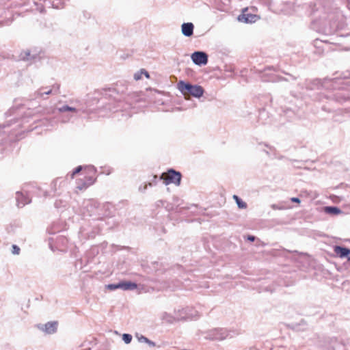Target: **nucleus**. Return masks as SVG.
I'll return each instance as SVG.
<instances>
[{"mask_svg": "<svg viewBox=\"0 0 350 350\" xmlns=\"http://www.w3.org/2000/svg\"><path fill=\"white\" fill-rule=\"evenodd\" d=\"M178 90L186 95H191L196 98H200L203 95L204 90L200 85H193L188 83H185L183 81H180L178 84Z\"/></svg>", "mask_w": 350, "mask_h": 350, "instance_id": "obj_1", "label": "nucleus"}, {"mask_svg": "<svg viewBox=\"0 0 350 350\" xmlns=\"http://www.w3.org/2000/svg\"><path fill=\"white\" fill-rule=\"evenodd\" d=\"M161 178L163 180L165 185L174 183L176 185H179L181 180V174L180 172H176L174 170H170L167 173H163Z\"/></svg>", "mask_w": 350, "mask_h": 350, "instance_id": "obj_2", "label": "nucleus"}, {"mask_svg": "<svg viewBox=\"0 0 350 350\" xmlns=\"http://www.w3.org/2000/svg\"><path fill=\"white\" fill-rule=\"evenodd\" d=\"M191 58L196 65H206L208 62V55L202 51H196L191 54Z\"/></svg>", "mask_w": 350, "mask_h": 350, "instance_id": "obj_3", "label": "nucleus"}, {"mask_svg": "<svg viewBox=\"0 0 350 350\" xmlns=\"http://www.w3.org/2000/svg\"><path fill=\"white\" fill-rule=\"evenodd\" d=\"M57 321H50L43 325H39L38 328L47 334H53L57 332Z\"/></svg>", "mask_w": 350, "mask_h": 350, "instance_id": "obj_4", "label": "nucleus"}, {"mask_svg": "<svg viewBox=\"0 0 350 350\" xmlns=\"http://www.w3.org/2000/svg\"><path fill=\"white\" fill-rule=\"evenodd\" d=\"M185 318H187L186 316H181V315L174 316V315H172L166 312H163L161 315V320L167 323H174L176 321H180Z\"/></svg>", "mask_w": 350, "mask_h": 350, "instance_id": "obj_5", "label": "nucleus"}, {"mask_svg": "<svg viewBox=\"0 0 350 350\" xmlns=\"http://www.w3.org/2000/svg\"><path fill=\"white\" fill-rule=\"evenodd\" d=\"M189 308H181L178 310H174V316L176 315H181V316H186L187 318L183 319V320L186 319H196L199 315L197 314V312H195V314L189 313Z\"/></svg>", "mask_w": 350, "mask_h": 350, "instance_id": "obj_6", "label": "nucleus"}, {"mask_svg": "<svg viewBox=\"0 0 350 350\" xmlns=\"http://www.w3.org/2000/svg\"><path fill=\"white\" fill-rule=\"evenodd\" d=\"M228 332L223 328H217L212 331V336L215 340H221L227 338Z\"/></svg>", "mask_w": 350, "mask_h": 350, "instance_id": "obj_7", "label": "nucleus"}, {"mask_svg": "<svg viewBox=\"0 0 350 350\" xmlns=\"http://www.w3.org/2000/svg\"><path fill=\"white\" fill-rule=\"evenodd\" d=\"M94 183L92 177H86L84 180H78L77 182V188L79 190L85 189Z\"/></svg>", "mask_w": 350, "mask_h": 350, "instance_id": "obj_8", "label": "nucleus"}, {"mask_svg": "<svg viewBox=\"0 0 350 350\" xmlns=\"http://www.w3.org/2000/svg\"><path fill=\"white\" fill-rule=\"evenodd\" d=\"M16 200L17 206L18 207H23L25 204L31 202V200L27 196L24 195L22 192L17 191L16 193Z\"/></svg>", "mask_w": 350, "mask_h": 350, "instance_id": "obj_9", "label": "nucleus"}, {"mask_svg": "<svg viewBox=\"0 0 350 350\" xmlns=\"http://www.w3.org/2000/svg\"><path fill=\"white\" fill-rule=\"evenodd\" d=\"M38 57V53H32L30 50H25L21 53L20 59L23 61H32L37 59Z\"/></svg>", "mask_w": 350, "mask_h": 350, "instance_id": "obj_10", "label": "nucleus"}, {"mask_svg": "<svg viewBox=\"0 0 350 350\" xmlns=\"http://www.w3.org/2000/svg\"><path fill=\"white\" fill-rule=\"evenodd\" d=\"M59 85H53L52 88H50L45 91H44L45 88H42L35 92V98H41L43 96L44 94L49 95L52 94L53 90H56L57 91L59 90Z\"/></svg>", "mask_w": 350, "mask_h": 350, "instance_id": "obj_11", "label": "nucleus"}, {"mask_svg": "<svg viewBox=\"0 0 350 350\" xmlns=\"http://www.w3.org/2000/svg\"><path fill=\"white\" fill-rule=\"evenodd\" d=\"M194 26L191 23H185L182 25V33L184 36L189 37L193 35Z\"/></svg>", "mask_w": 350, "mask_h": 350, "instance_id": "obj_12", "label": "nucleus"}, {"mask_svg": "<svg viewBox=\"0 0 350 350\" xmlns=\"http://www.w3.org/2000/svg\"><path fill=\"white\" fill-rule=\"evenodd\" d=\"M334 252L340 258H345L346 255L349 253V249L340 246H336L334 247Z\"/></svg>", "mask_w": 350, "mask_h": 350, "instance_id": "obj_13", "label": "nucleus"}, {"mask_svg": "<svg viewBox=\"0 0 350 350\" xmlns=\"http://www.w3.org/2000/svg\"><path fill=\"white\" fill-rule=\"evenodd\" d=\"M137 288V284L131 282H120V288L126 290H134Z\"/></svg>", "mask_w": 350, "mask_h": 350, "instance_id": "obj_14", "label": "nucleus"}, {"mask_svg": "<svg viewBox=\"0 0 350 350\" xmlns=\"http://www.w3.org/2000/svg\"><path fill=\"white\" fill-rule=\"evenodd\" d=\"M143 75H144L147 79H148L150 77L148 72L145 69H141L139 71H138L134 74L135 80H136V81L140 80L142 79V77Z\"/></svg>", "mask_w": 350, "mask_h": 350, "instance_id": "obj_15", "label": "nucleus"}, {"mask_svg": "<svg viewBox=\"0 0 350 350\" xmlns=\"http://www.w3.org/2000/svg\"><path fill=\"white\" fill-rule=\"evenodd\" d=\"M325 212L332 215H338L341 213L340 209L335 206H325Z\"/></svg>", "mask_w": 350, "mask_h": 350, "instance_id": "obj_16", "label": "nucleus"}, {"mask_svg": "<svg viewBox=\"0 0 350 350\" xmlns=\"http://www.w3.org/2000/svg\"><path fill=\"white\" fill-rule=\"evenodd\" d=\"M58 111L62 113L66 112V111H72V112L77 113L79 111V110L77 108L71 107L68 105H64V106L58 108Z\"/></svg>", "mask_w": 350, "mask_h": 350, "instance_id": "obj_17", "label": "nucleus"}, {"mask_svg": "<svg viewBox=\"0 0 350 350\" xmlns=\"http://www.w3.org/2000/svg\"><path fill=\"white\" fill-rule=\"evenodd\" d=\"M233 198L236 201V203L239 208H247V204L243 202L240 198H239L237 196L234 195Z\"/></svg>", "mask_w": 350, "mask_h": 350, "instance_id": "obj_18", "label": "nucleus"}, {"mask_svg": "<svg viewBox=\"0 0 350 350\" xmlns=\"http://www.w3.org/2000/svg\"><path fill=\"white\" fill-rule=\"evenodd\" d=\"M138 340L141 342H146L150 347L155 346V343L153 341L150 340L148 338H146L142 335L140 336L139 337H138Z\"/></svg>", "mask_w": 350, "mask_h": 350, "instance_id": "obj_19", "label": "nucleus"}, {"mask_svg": "<svg viewBox=\"0 0 350 350\" xmlns=\"http://www.w3.org/2000/svg\"><path fill=\"white\" fill-rule=\"evenodd\" d=\"M254 18H256L255 15L254 16L251 15V16H246L245 15H243L241 16V18H239V20L244 21L245 23H252V22L254 21Z\"/></svg>", "mask_w": 350, "mask_h": 350, "instance_id": "obj_20", "label": "nucleus"}, {"mask_svg": "<svg viewBox=\"0 0 350 350\" xmlns=\"http://www.w3.org/2000/svg\"><path fill=\"white\" fill-rule=\"evenodd\" d=\"M122 340L126 344H129L132 340V336L129 334H124L122 335Z\"/></svg>", "mask_w": 350, "mask_h": 350, "instance_id": "obj_21", "label": "nucleus"}, {"mask_svg": "<svg viewBox=\"0 0 350 350\" xmlns=\"http://www.w3.org/2000/svg\"><path fill=\"white\" fill-rule=\"evenodd\" d=\"M107 288L109 290H116L117 288H120V282L118 283V284H109L107 286Z\"/></svg>", "mask_w": 350, "mask_h": 350, "instance_id": "obj_22", "label": "nucleus"}, {"mask_svg": "<svg viewBox=\"0 0 350 350\" xmlns=\"http://www.w3.org/2000/svg\"><path fill=\"white\" fill-rule=\"evenodd\" d=\"M20 248L16 245H12V252L13 254H19L20 253Z\"/></svg>", "mask_w": 350, "mask_h": 350, "instance_id": "obj_23", "label": "nucleus"}, {"mask_svg": "<svg viewBox=\"0 0 350 350\" xmlns=\"http://www.w3.org/2000/svg\"><path fill=\"white\" fill-rule=\"evenodd\" d=\"M81 169H82V167H81V166H79V167H77L75 170V171L72 172V175H71V178H72L74 177V176H75L76 174L79 173V172L81 170Z\"/></svg>", "mask_w": 350, "mask_h": 350, "instance_id": "obj_24", "label": "nucleus"}, {"mask_svg": "<svg viewBox=\"0 0 350 350\" xmlns=\"http://www.w3.org/2000/svg\"><path fill=\"white\" fill-rule=\"evenodd\" d=\"M56 1H59V0H55ZM53 6L55 8H60L61 6L59 5V2L55 3V1L53 2Z\"/></svg>", "mask_w": 350, "mask_h": 350, "instance_id": "obj_25", "label": "nucleus"}, {"mask_svg": "<svg viewBox=\"0 0 350 350\" xmlns=\"http://www.w3.org/2000/svg\"><path fill=\"white\" fill-rule=\"evenodd\" d=\"M291 200L293 202H296V203H299L300 202V200L298 198H292L291 199Z\"/></svg>", "mask_w": 350, "mask_h": 350, "instance_id": "obj_26", "label": "nucleus"}, {"mask_svg": "<svg viewBox=\"0 0 350 350\" xmlns=\"http://www.w3.org/2000/svg\"><path fill=\"white\" fill-rule=\"evenodd\" d=\"M247 240H249L250 241H254L255 240V237L252 236V235H249L247 237Z\"/></svg>", "mask_w": 350, "mask_h": 350, "instance_id": "obj_27", "label": "nucleus"}, {"mask_svg": "<svg viewBox=\"0 0 350 350\" xmlns=\"http://www.w3.org/2000/svg\"><path fill=\"white\" fill-rule=\"evenodd\" d=\"M271 206L274 210H275V209H280V208L278 207L276 204H272Z\"/></svg>", "mask_w": 350, "mask_h": 350, "instance_id": "obj_28", "label": "nucleus"}, {"mask_svg": "<svg viewBox=\"0 0 350 350\" xmlns=\"http://www.w3.org/2000/svg\"><path fill=\"white\" fill-rule=\"evenodd\" d=\"M345 258H347L349 261H350V249H349V253L346 255Z\"/></svg>", "mask_w": 350, "mask_h": 350, "instance_id": "obj_29", "label": "nucleus"}]
</instances>
